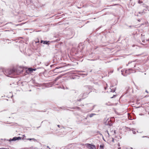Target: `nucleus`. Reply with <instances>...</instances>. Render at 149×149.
<instances>
[{
	"instance_id": "f257e3e1",
	"label": "nucleus",
	"mask_w": 149,
	"mask_h": 149,
	"mask_svg": "<svg viewBox=\"0 0 149 149\" xmlns=\"http://www.w3.org/2000/svg\"><path fill=\"white\" fill-rule=\"evenodd\" d=\"M5 75L8 77H13L14 75L16 74V69L13 68L11 69H5Z\"/></svg>"
},
{
	"instance_id": "f03ea898",
	"label": "nucleus",
	"mask_w": 149,
	"mask_h": 149,
	"mask_svg": "<svg viewBox=\"0 0 149 149\" xmlns=\"http://www.w3.org/2000/svg\"><path fill=\"white\" fill-rule=\"evenodd\" d=\"M65 66H59L56 67L53 70V71L54 72H61L65 70Z\"/></svg>"
},
{
	"instance_id": "7ed1b4c3",
	"label": "nucleus",
	"mask_w": 149,
	"mask_h": 149,
	"mask_svg": "<svg viewBox=\"0 0 149 149\" xmlns=\"http://www.w3.org/2000/svg\"><path fill=\"white\" fill-rule=\"evenodd\" d=\"M139 13L141 14L142 15L146 13L149 15V7L144 9L142 11L139 12Z\"/></svg>"
},
{
	"instance_id": "20e7f679",
	"label": "nucleus",
	"mask_w": 149,
	"mask_h": 149,
	"mask_svg": "<svg viewBox=\"0 0 149 149\" xmlns=\"http://www.w3.org/2000/svg\"><path fill=\"white\" fill-rule=\"evenodd\" d=\"M132 69L130 68L128 70H126L125 71V73L126 74V75H125L123 73V71H122V70H121V72H122V75H123L124 76H127V74H129L130 73L132 72H132Z\"/></svg>"
},
{
	"instance_id": "39448f33",
	"label": "nucleus",
	"mask_w": 149,
	"mask_h": 149,
	"mask_svg": "<svg viewBox=\"0 0 149 149\" xmlns=\"http://www.w3.org/2000/svg\"><path fill=\"white\" fill-rule=\"evenodd\" d=\"M87 148L89 149H96V147L93 145H92L89 143H86V144Z\"/></svg>"
},
{
	"instance_id": "423d86ee",
	"label": "nucleus",
	"mask_w": 149,
	"mask_h": 149,
	"mask_svg": "<svg viewBox=\"0 0 149 149\" xmlns=\"http://www.w3.org/2000/svg\"><path fill=\"white\" fill-rule=\"evenodd\" d=\"M88 93H84L82 94H81L80 95V97H81V98L79 99L78 100V101H80L81 100L85 98L88 95Z\"/></svg>"
},
{
	"instance_id": "0eeeda50",
	"label": "nucleus",
	"mask_w": 149,
	"mask_h": 149,
	"mask_svg": "<svg viewBox=\"0 0 149 149\" xmlns=\"http://www.w3.org/2000/svg\"><path fill=\"white\" fill-rule=\"evenodd\" d=\"M22 137H20L19 136L16 137H13L12 139H10L9 141L11 142L12 141H15L16 140H19L22 139Z\"/></svg>"
},
{
	"instance_id": "6e6552de",
	"label": "nucleus",
	"mask_w": 149,
	"mask_h": 149,
	"mask_svg": "<svg viewBox=\"0 0 149 149\" xmlns=\"http://www.w3.org/2000/svg\"><path fill=\"white\" fill-rule=\"evenodd\" d=\"M23 69L21 67L18 68L17 70L16 69V74H18L23 72Z\"/></svg>"
},
{
	"instance_id": "1a4fd4ad",
	"label": "nucleus",
	"mask_w": 149,
	"mask_h": 149,
	"mask_svg": "<svg viewBox=\"0 0 149 149\" xmlns=\"http://www.w3.org/2000/svg\"><path fill=\"white\" fill-rule=\"evenodd\" d=\"M5 69H0V75H2L3 74L5 75Z\"/></svg>"
},
{
	"instance_id": "9d476101",
	"label": "nucleus",
	"mask_w": 149,
	"mask_h": 149,
	"mask_svg": "<svg viewBox=\"0 0 149 149\" xmlns=\"http://www.w3.org/2000/svg\"><path fill=\"white\" fill-rule=\"evenodd\" d=\"M84 45H81V44H79V48L78 50H80L81 52L82 50L84 48Z\"/></svg>"
},
{
	"instance_id": "9b49d317",
	"label": "nucleus",
	"mask_w": 149,
	"mask_h": 149,
	"mask_svg": "<svg viewBox=\"0 0 149 149\" xmlns=\"http://www.w3.org/2000/svg\"><path fill=\"white\" fill-rule=\"evenodd\" d=\"M36 70V69L32 68H29L28 71L26 72L29 71L30 73L32 72L33 71H35Z\"/></svg>"
},
{
	"instance_id": "f8f14e48",
	"label": "nucleus",
	"mask_w": 149,
	"mask_h": 149,
	"mask_svg": "<svg viewBox=\"0 0 149 149\" xmlns=\"http://www.w3.org/2000/svg\"><path fill=\"white\" fill-rule=\"evenodd\" d=\"M31 0H26L27 4L28 5L31 2Z\"/></svg>"
},
{
	"instance_id": "ddd939ff",
	"label": "nucleus",
	"mask_w": 149,
	"mask_h": 149,
	"mask_svg": "<svg viewBox=\"0 0 149 149\" xmlns=\"http://www.w3.org/2000/svg\"><path fill=\"white\" fill-rule=\"evenodd\" d=\"M96 115L94 113H92L91 114H90L89 115V116L90 118L92 117L94 115Z\"/></svg>"
},
{
	"instance_id": "4468645a",
	"label": "nucleus",
	"mask_w": 149,
	"mask_h": 149,
	"mask_svg": "<svg viewBox=\"0 0 149 149\" xmlns=\"http://www.w3.org/2000/svg\"><path fill=\"white\" fill-rule=\"evenodd\" d=\"M104 145L102 144L100 146V149H104Z\"/></svg>"
},
{
	"instance_id": "2eb2a0df",
	"label": "nucleus",
	"mask_w": 149,
	"mask_h": 149,
	"mask_svg": "<svg viewBox=\"0 0 149 149\" xmlns=\"http://www.w3.org/2000/svg\"><path fill=\"white\" fill-rule=\"evenodd\" d=\"M61 77V76H59V77H56V78L55 79V80L54 81H57V80H58Z\"/></svg>"
},
{
	"instance_id": "dca6fc26",
	"label": "nucleus",
	"mask_w": 149,
	"mask_h": 149,
	"mask_svg": "<svg viewBox=\"0 0 149 149\" xmlns=\"http://www.w3.org/2000/svg\"><path fill=\"white\" fill-rule=\"evenodd\" d=\"M142 6L143 7L145 8H147V7H149V6H147L145 4H143L142 5Z\"/></svg>"
},
{
	"instance_id": "f3484780",
	"label": "nucleus",
	"mask_w": 149,
	"mask_h": 149,
	"mask_svg": "<svg viewBox=\"0 0 149 149\" xmlns=\"http://www.w3.org/2000/svg\"><path fill=\"white\" fill-rule=\"evenodd\" d=\"M49 42V41H43V44H48V42Z\"/></svg>"
},
{
	"instance_id": "a211bd4d",
	"label": "nucleus",
	"mask_w": 149,
	"mask_h": 149,
	"mask_svg": "<svg viewBox=\"0 0 149 149\" xmlns=\"http://www.w3.org/2000/svg\"><path fill=\"white\" fill-rule=\"evenodd\" d=\"M116 88H115V89H111V92H115V90H116Z\"/></svg>"
},
{
	"instance_id": "6ab92c4d",
	"label": "nucleus",
	"mask_w": 149,
	"mask_h": 149,
	"mask_svg": "<svg viewBox=\"0 0 149 149\" xmlns=\"http://www.w3.org/2000/svg\"><path fill=\"white\" fill-rule=\"evenodd\" d=\"M132 132H133V133L134 134H136V132H135V131L133 130H132Z\"/></svg>"
},
{
	"instance_id": "aec40b11",
	"label": "nucleus",
	"mask_w": 149,
	"mask_h": 149,
	"mask_svg": "<svg viewBox=\"0 0 149 149\" xmlns=\"http://www.w3.org/2000/svg\"><path fill=\"white\" fill-rule=\"evenodd\" d=\"M132 61H131V62H129L128 63V64H127V66H128V64H129L130 63H132Z\"/></svg>"
},
{
	"instance_id": "412c9836",
	"label": "nucleus",
	"mask_w": 149,
	"mask_h": 149,
	"mask_svg": "<svg viewBox=\"0 0 149 149\" xmlns=\"http://www.w3.org/2000/svg\"><path fill=\"white\" fill-rule=\"evenodd\" d=\"M139 3H142V1H139L138 2Z\"/></svg>"
},
{
	"instance_id": "4be33fe9",
	"label": "nucleus",
	"mask_w": 149,
	"mask_h": 149,
	"mask_svg": "<svg viewBox=\"0 0 149 149\" xmlns=\"http://www.w3.org/2000/svg\"><path fill=\"white\" fill-rule=\"evenodd\" d=\"M43 41H43V40H41V41H40V43H42L43 42Z\"/></svg>"
},
{
	"instance_id": "5701e85b",
	"label": "nucleus",
	"mask_w": 149,
	"mask_h": 149,
	"mask_svg": "<svg viewBox=\"0 0 149 149\" xmlns=\"http://www.w3.org/2000/svg\"><path fill=\"white\" fill-rule=\"evenodd\" d=\"M95 106V105H94L93 106V107L92 108V109H91V110H92L94 108V107Z\"/></svg>"
},
{
	"instance_id": "b1692460",
	"label": "nucleus",
	"mask_w": 149,
	"mask_h": 149,
	"mask_svg": "<svg viewBox=\"0 0 149 149\" xmlns=\"http://www.w3.org/2000/svg\"><path fill=\"white\" fill-rule=\"evenodd\" d=\"M128 118H129V119H130V120H132V119H131L130 117H129V116L128 117Z\"/></svg>"
},
{
	"instance_id": "393cba45",
	"label": "nucleus",
	"mask_w": 149,
	"mask_h": 149,
	"mask_svg": "<svg viewBox=\"0 0 149 149\" xmlns=\"http://www.w3.org/2000/svg\"><path fill=\"white\" fill-rule=\"evenodd\" d=\"M28 139L30 140H31V139Z\"/></svg>"
},
{
	"instance_id": "a878e982",
	"label": "nucleus",
	"mask_w": 149,
	"mask_h": 149,
	"mask_svg": "<svg viewBox=\"0 0 149 149\" xmlns=\"http://www.w3.org/2000/svg\"><path fill=\"white\" fill-rule=\"evenodd\" d=\"M136 66H137V65H134V67H135V68H136V67H136Z\"/></svg>"
},
{
	"instance_id": "bb28decb",
	"label": "nucleus",
	"mask_w": 149,
	"mask_h": 149,
	"mask_svg": "<svg viewBox=\"0 0 149 149\" xmlns=\"http://www.w3.org/2000/svg\"><path fill=\"white\" fill-rule=\"evenodd\" d=\"M39 41L38 40V41L37 42H36V43H39Z\"/></svg>"
},
{
	"instance_id": "cd10ccee",
	"label": "nucleus",
	"mask_w": 149,
	"mask_h": 149,
	"mask_svg": "<svg viewBox=\"0 0 149 149\" xmlns=\"http://www.w3.org/2000/svg\"><path fill=\"white\" fill-rule=\"evenodd\" d=\"M57 126H58V127H60V125H57Z\"/></svg>"
},
{
	"instance_id": "c85d7f7f",
	"label": "nucleus",
	"mask_w": 149,
	"mask_h": 149,
	"mask_svg": "<svg viewBox=\"0 0 149 149\" xmlns=\"http://www.w3.org/2000/svg\"><path fill=\"white\" fill-rule=\"evenodd\" d=\"M146 93H148V91H147V90H146Z\"/></svg>"
},
{
	"instance_id": "c756f323",
	"label": "nucleus",
	"mask_w": 149,
	"mask_h": 149,
	"mask_svg": "<svg viewBox=\"0 0 149 149\" xmlns=\"http://www.w3.org/2000/svg\"><path fill=\"white\" fill-rule=\"evenodd\" d=\"M118 146H120V144H119V143H118Z\"/></svg>"
},
{
	"instance_id": "7c9ffc66",
	"label": "nucleus",
	"mask_w": 149,
	"mask_h": 149,
	"mask_svg": "<svg viewBox=\"0 0 149 149\" xmlns=\"http://www.w3.org/2000/svg\"><path fill=\"white\" fill-rule=\"evenodd\" d=\"M129 149H133V148H129Z\"/></svg>"
},
{
	"instance_id": "2f4dec72",
	"label": "nucleus",
	"mask_w": 149,
	"mask_h": 149,
	"mask_svg": "<svg viewBox=\"0 0 149 149\" xmlns=\"http://www.w3.org/2000/svg\"><path fill=\"white\" fill-rule=\"evenodd\" d=\"M121 149V148L120 147H119L118 148V149Z\"/></svg>"
},
{
	"instance_id": "473e14b6",
	"label": "nucleus",
	"mask_w": 149,
	"mask_h": 149,
	"mask_svg": "<svg viewBox=\"0 0 149 149\" xmlns=\"http://www.w3.org/2000/svg\"><path fill=\"white\" fill-rule=\"evenodd\" d=\"M107 87H104V89H107Z\"/></svg>"
},
{
	"instance_id": "72a5a7b5",
	"label": "nucleus",
	"mask_w": 149,
	"mask_h": 149,
	"mask_svg": "<svg viewBox=\"0 0 149 149\" xmlns=\"http://www.w3.org/2000/svg\"><path fill=\"white\" fill-rule=\"evenodd\" d=\"M80 74L81 75H84V74ZM84 75H85V74H84Z\"/></svg>"
},
{
	"instance_id": "f704fd0d",
	"label": "nucleus",
	"mask_w": 149,
	"mask_h": 149,
	"mask_svg": "<svg viewBox=\"0 0 149 149\" xmlns=\"http://www.w3.org/2000/svg\"><path fill=\"white\" fill-rule=\"evenodd\" d=\"M145 137V136H143V137H143H143ZM145 137H146V136H145Z\"/></svg>"
},
{
	"instance_id": "c9c22d12",
	"label": "nucleus",
	"mask_w": 149,
	"mask_h": 149,
	"mask_svg": "<svg viewBox=\"0 0 149 149\" xmlns=\"http://www.w3.org/2000/svg\"><path fill=\"white\" fill-rule=\"evenodd\" d=\"M138 21L140 22V19H139V20H138Z\"/></svg>"
},
{
	"instance_id": "e433bc0d",
	"label": "nucleus",
	"mask_w": 149,
	"mask_h": 149,
	"mask_svg": "<svg viewBox=\"0 0 149 149\" xmlns=\"http://www.w3.org/2000/svg\"><path fill=\"white\" fill-rule=\"evenodd\" d=\"M113 97H111V98H113Z\"/></svg>"
},
{
	"instance_id": "4c0bfd02",
	"label": "nucleus",
	"mask_w": 149,
	"mask_h": 149,
	"mask_svg": "<svg viewBox=\"0 0 149 149\" xmlns=\"http://www.w3.org/2000/svg\"><path fill=\"white\" fill-rule=\"evenodd\" d=\"M91 71H92V70H91L90 71V72H91Z\"/></svg>"
},
{
	"instance_id": "58836bf2",
	"label": "nucleus",
	"mask_w": 149,
	"mask_h": 149,
	"mask_svg": "<svg viewBox=\"0 0 149 149\" xmlns=\"http://www.w3.org/2000/svg\"><path fill=\"white\" fill-rule=\"evenodd\" d=\"M40 127H40H38V128H39V127Z\"/></svg>"
},
{
	"instance_id": "ea45409f",
	"label": "nucleus",
	"mask_w": 149,
	"mask_h": 149,
	"mask_svg": "<svg viewBox=\"0 0 149 149\" xmlns=\"http://www.w3.org/2000/svg\"><path fill=\"white\" fill-rule=\"evenodd\" d=\"M47 148H49V146H47Z\"/></svg>"
},
{
	"instance_id": "a19ab883",
	"label": "nucleus",
	"mask_w": 149,
	"mask_h": 149,
	"mask_svg": "<svg viewBox=\"0 0 149 149\" xmlns=\"http://www.w3.org/2000/svg\"><path fill=\"white\" fill-rule=\"evenodd\" d=\"M21 38H23L22 37H21Z\"/></svg>"
},
{
	"instance_id": "79ce46f5",
	"label": "nucleus",
	"mask_w": 149,
	"mask_h": 149,
	"mask_svg": "<svg viewBox=\"0 0 149 149\" xmlns=\"http://www.w3.org/2000/svg\"><path fill=\"white\" fill-rule=\"evenodd\" d=\"M87 74H86V75H87Z\"/></svg>"
},
{
	"instance_id": "37998d69",
	"label": "nucleus",
	"mask_w": 149,
	"mask_h": 149,
	"mask_svg": "<svg viewBox=\"0 0 149 149\" xmlns=\"http://www.w3.org/2000/svg\"><path fill=\"white\" fill-rule=\"evenodd\" d=\"M81 72H83L84 71H81Z\"/></svg>"
}]
</instances>
